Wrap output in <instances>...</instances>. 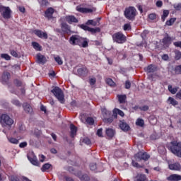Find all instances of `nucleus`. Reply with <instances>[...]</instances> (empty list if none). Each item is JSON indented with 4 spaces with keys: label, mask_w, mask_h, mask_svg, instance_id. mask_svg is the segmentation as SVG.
I'll return each mask as SVG.
<instances>
[{
    "label": "nucleus",
    "mask_w": 181,
    "mask_h": 181,
    "mask_svg": "<svg viewBox=\"0 0 181 181\" xmlns=\"http://www.w3.org/2000/svg\"><path fill=\"white\" fill-rule=\"evenodd\" d=\"M139 110L141 111H148V110H149V106L144 105V106L139 107Z\"/></svg>",
    "instance_id": "nucleus-58"
},
{
    "label": "nucleus",
    "mask_w": 181,
    "mask_h": 181,
    "mask_svg": "<svg viewBox=\"0 0 181 181\" xmlns=\"http://www.w3.org/2000/svg\"><path fill=\"white\" fill-rule=\"evenodd\" d=\"M90 170H97V163H90L89 165Z\"/></svg>",
    "instance_id": "nucleus-54"
},
{
    "label": "nucleus",
    "mask_w": 181,
    "mask_h": 181,
    "mask_svg": "<svg viewBox=\"0 0 181 181\" xmlns=\"http://www.w3.org/2000/svg\"><path fill=\"white\" fill-rule=\"evenodd\" d=\"M124 88H126V90H129V88H131V81L128 80L125 81Z\"/></svg>",
    "instance_id": "nucleus-53"
},
{
    "label": "nucleus",
    "mask_w": 181,
    "mask_h": 181,
    "mask_svg": "<svg viewBox=\"0 0 181 181\" xmlns=\"http://www.w3.org/2000/svg\"><path fill=\"white\" fill-rule=\"evenodd\" d=\"M103 116L106 117H104L103 122H105V124H112V122H113L114 121V118L112 117V116H111V111L103 110Z\"/></svg>",
    "instance_id": "nucleus-9"
},
{
    "label": "nucleus",
    "mask_w": 181,
    "mask_h": 181,
    "mask_svg": "<svg viewBox=\"0 0 181 181\" xmlns=\"http://www.w3.org/2000/svg\"><path fill=\"white\" fill-rule=\"evenodd\" d=\"M175 74H181V65L177 66L175 68Z\"/></svg>",
    "instance_id": "nucleus-48"
},
{
    "label": "nucleus",
    "mask_w": 181,
    "mask_h": 181,
    "mask_svg": "<svg viewBox=\"0 0 181 181\" xmlns=\"http://www.w3.org/2000/svg\"><path fill=\"white\" fill-rule=\"evenodd\" d=\"M134 181H148V178L145 174H137L134 177Z\"/></svg>",
    "instance_id": "nucleus-26"
},
{
    "label": "nucleus",
    "mask_w": 181,
    "mask_h": 181,
    "mask_svg": "<svg viewBox=\"0 0 181 181\" xmlns=\"http://www.w3.org/2000/svg\"><path fill=\"white\" fill-rule=\"evenodd\" d=\"M0 13L4 19H11L12 10L8 6L0 5Z\"/></svg>",
    "instance_id": "nucleus-7"
},
{
    "label": "nucleus",
    "mask_w": 181,
    "mask_h": 181,
    "mask_svg": "<svg viewBox=\"0 0 181 181\" xmlns=\"http://www.w3.org/2000/svg\"><path fill=\"white\" fill-rule=\"evenodd\" d=\"M9 78H11V74L8 71H4L1 76L2 84H8Z\"/></svg>",
    "instance_id": "nucleus-14"
},
{
    "label": "nucleus",
    "mask_w": 181,
    "mask_h": 181,
    "mask_svg": "<svg viewBox=\"0 0 181 181\" xmlns=\"http://www.w3.org/2000/svg\"><path fill=\"white\" fill-rule=\"evenodd\" d=\"M8 141H10L11 144H14V145H18L19 144V140L16 138L9 137L8 138Z\"/></svg>",
    "instance_id": "nucleus-34"
},
{
    "label": "nucleus",
    "mask_w": 181,
    "mask_h": 181,
    "mask_svg": "<svg viewBox=\"0 0 181 181\" xmlns=\"http://www.w3.org/2000/svg\"><path fill=\"white\" fill-rule=\"evenodd\" d=\"M81 180H86V181H90V177L88 175H87V174H84L81 177H80Z\"/></svg>",
    "instance_id": "nucleus-51"
},
{
    "label": "nucleus",
    "mask_w": 181,
    "mask_h": 181,
    "mask_svg": "<svg viewBox=\"0 0 181 181\" xmlns=\"http://www.w3.org/2000/svg\"><path fill=\"white\" fill-rule=\"evenodd\" d=\"M81 29H83V30H87L88 32L90 31V27L88 25H86L84 24H81L80 25Z\"/></svg>",
    "instance_id": "nucleus-55"
},
{
    "label": "nucleus",
    "mask_w": 181,
    "mask_h": 181,
    "mask_svg": "<svg viewBox=\"0 0 181 181\" xmlns=\"http://www.w3.org/2000/svg\"><path fill=\"white\" fill-rule=\"evenodd\" d=\"M51 93L54 94V97H56L61 104H64V93L59 86H54L51 90Z\"/></svg>",
    "instance_id": "nucleus-4"
},
{
    "label": "nucleus",
    "mask_w": 181,
    "mask_h": 181,
    "mask_svg": "<svg viewBox=\"0 0 181 181\" xmlns=\"http://www.w3.org/2000/svg\"><path fill=\"white\" fill-rule=\"evenodd\" d=\"M96 134L98 135V136H103V129H98Z\"/></svg>",
    "instance_id": "nucleus-63"
},
{
    "label": "nucleus",
    "mask_w": 181,
    "mask_h": 181,
    "mask_svg": "<svg viewBox=\"0 0 181 181\" xmlns=\"http://www.w3.org/2000/svg\"><path fill=\"white\" fill-rule=\"evenodd\" d=\"M119 128L122 131H124V132H128V130L130 129L129 125L127 124V122H124V120L120 121Z\"/></svg>",
    "instance_id": "nucleus-22"
},
{
    "label": "nucleus",
    "mask_w": 181,
    "mask_h": 181,
    "mask_svg": "<svg viewBox=\"0 0 181 181\" xmlns=\"http://www.w3.org/2000/svg\"><path fill=\"white\" fill-rule=\"evenodd\" d=\"M38 4H40L41 8H46L50 5L49 0H38Z\"/></svg>",
    "instance_id": "nucleus-29"
},
{
    "label": "nucleus",
    "mask_w": 181,
    "mask_h": 181,
    "mask_svg": "<svg viewBox=\"0 0 181 181\" xmlns=\"http://www.w3.org/2000/svg\"><path fill=\"white\" fill-rule=\"evenodd\" d=\"M106 135L109 138H114V136L115 135V130L112 129H106Z\"/></svg>",
    "instance_id": "nucleus-30"
},
{
    "label": "nucleus",
    "mask_w": 181,
    "mask_h": 181,
    "mask_svg": "<svg viewBox=\"0 0 181 181\" xmlns=\"http://www.w3.org/2000/svg\"><path fill=\"white\" fill-rule=\"evenodd\" d=\"M173 40H172L170 36H169L168 34H166V35L162 40V43H163V46H165V47H169V46H170V45H172Z\"/></svg>",
    "instance_id": "nucleus-13"
},
{
    "label": "nucleus",
    "mask_w": 181,
    "mask_h": 181,
    "mask_svg": "<svg viewBox=\"0 0 181 181\" xmlns=\"http://www.w3.org/2000/svg\"><path fill=\"white\" fill-rule=\"evenodd\" d=\"M1 59H5V60H11V56L8 54H1Z\"/></svg>",
    "instance_id": "nucleus-50"
},
{
    "label": "nucleus",
    "mask_w": 181,
    "mask_h": 181,
    "mask_svg": "<svg viewBox=\"0 0 181 181\" xmlns=\"http://www.w3.org/2000/svg\"><path fill=\"white\" fill-rule=\"evenodd\" d=\"M132 164L134 168H136L137 169H141V168H144V165H139V163L134 160H132Z\"/></svg>",
    "instance_id": "nucleus-42"
},
{
    "label": "nucleus",
    "mask_w": 181,
    "mask_h": 181,
    "mask_svg": "<svg viewBox=\"0 0 181 181\" xmlns=\"http://www.w3.org/2000/svg\"><path fill=\"white\" fill-rule=\"evenodd\" d=\"M106 83H107V84H108L111 87L115 86V83L111 78H107V81H106Z\"/></svg>",
    "instance_id": "nucleus-47"
},
{
    "label": "nucleus",
    "mask_w": 181,
    "mask_h": 181,
    "mask_svg": "<svg viewBox=\"0 0 181 181\" xmlns=\"http://www.w3.org/2000/svg\"><path fill=\"white\" fill-rule=\"evenodd\" d=\"M32 46L37 52H42V47L37 42H33Z\"/></svg>",
    "instance_id": "nucleus-31"
},
{
    "label": "nucleus",
    "mask_w": 181,
    "mask_h": 181,
    "mask_svg": "<svg viewBox=\"0 0 181 181\" xmlns=\"http://www.w3.org/2000/svg\"><path fill=\"white\" fill-rule=\"evenodd\" d=\"M76 11L81 13H92L93 12V8H84L80 6H76Z\"/></svg>",
    "instance_id": "nucleus-17"
},
{
    "label": "nucleus",
    "mask_w": 181,
    "mask_h": 181,
    "mask_svg": "<svg viewBox=\"0 0 181 181\" xmlns=\"http://www.w3.org/2000/svg\"><path fill=\"white\" fill-rule=\"evenodd\" d=\"M86 122L88 125H94V119L88 117L86 119Z\"/></svg>",
    "instance_id": "nucleus-38"
},
{
    "label": "nucleus",
    "mask_w": 181,
    "mask_h": 181,
    "mask_svg": "<svg viewBox=\"0 0 181 181\" xmlns=\"http://www.w3.org/2000/svg\"><path fill=\"white\" fill-rule=\"evenodd\" d=\"M175 22H176V18H171L166 21L165 25H167V26H172Z\"/></svg>",
    "instance_id": "nucleus-37"
},
{
    "label": "nucleus",
    "mask_w": 181,
    "mask_h": 181,
    "mask_svg": "<svg viewBox=\"0 0 181 181\" xmlns=\"http://www.w3.org/2000/svg\"><path fill=\"white\" fill-rule=\"evenodd\" d=\"M123 29L125 31L131 30V29H132L131 24H129V23L124 24V26H123Z\"/></svg>",
    "instance_id": "nucleus-49"
},
{
    "label": "nucleus",
    "mask_w": 181,
    "mask_h": 181,
    "mask_svg": "<svg viewBox=\"0 0 181 181\" xmlns=\"http://www.w3.org/2000/svg\"><path fill=\"white\" fill-rule=\"evenodd\" d=\"M12 104H13L14 105H16V107H21L22 105V104L18 100H13Z\"/></svg>",
    "instance_id": "nucleus-52"
},
{
    "label": "nucleus",
    "mask_w": 181,
    "mask_h": 181,
    "mask_svg": "<svg viewBox=\"0 0 181 181\" xmlns=\"http://www.w3.org/2000/svg\"><path fill=\"white\" fill-rule=\"evenodd\" d=\"M89 32H91L93 34L94 33H100L101 32V28H89Z\"/></svg>",
    "instance_id": "nucleus-41"
},
{
    "label": "nucleus",
    "mask_w": 181,
    "mask_h": 181,
    "mask_svg": "<svg viewBox=\"0 0 181 181\" xmlns=\"http://www.w3.org/2000/svg\"><path fill=\"white\" fill-rule=\"evenodd\" d=\"M97 83V79L95 78H91L89 80V83L90 86H94Z\"/></svg>",
    "instance_id": "nucleus-56"
},
{
    "label": "nucleus",
    "mask_w": 181,
    "mask_h": 181,
    "mask_svg": "<svg viewBox=\"0 0 181 181\" xmlns=\"http://www.w3.org/2000/svg\"><path fill=\"white\" fill-rule=\"evenodd\" d=\"M86 25H87L88 26H89V25H91L92 26H97V21H94V20H88Z\"/></svg>",
    "instance_id": "nucleus-43"
},
{
    "label": "nucleus",
    "mask_w": 181,
    "mask_h": 181,
    "mask_svg": "<svg viewBox=\"0 0 181 181\" xmlns=\"http://www.w3.org/2000/svg\"><path fill=\"white\" fill-rule=\"evenodd\" d=\"M167 180L169 181H180L181 180V175L177 174H172L167 177Z\"/></svg>",
    "instance_id": "nucleus-23"
},
{
    "label": "nucleus",
    "mask_w": 181,
    "mask_h": 181,
    "mask_svg": "<svg viewBox=\"0 0 181 181\" xmlns=\"http://www.w3.org/2000/svg\"><path fill=\"white\" fill-rule=\"evenodd\" d=\"M53 13H54V8L49 7L45 11V18H47V19H53Z\"/></svg>",
    "instance_id": "nucleus-15"
},
{
    "label": "nucleus",
    "mask_w": 181,
    "mask_h": 181,
    "mask_svg": "<svg viewBox=\"0 0 181 181\" xmlns=\"http://www.w3.org/2000/svg\"><path fill=\"white\" fill-rule=\"evenodd\" d=\"M113 42L122 45L127 42V36L121 32H117L112 35Z\"/></svg>",
    "instance_id": "nucleus-5"
},
{
    "label": "nucleus",
    "mask_w": 181,
    "mask_h": 181,
    "mask_svg": "<svg viewBox=\"0 0 181 181\" xmlns=\"http://www.w3.org/2000/svg\"><path fill=\"white\" fill-rule=\"evenodd\" d=\"M14 84L16 86V87H23V83H22V81H20L18 79H15L14 80Z\"/></svg>",
    "instance_id": "nucleus-39"
},
{
    "label": "nucleus",
    "mask_w": 181,
    "mask_h": 181,
    "mask_svg": "<svg viewBox=\"0 0 181 181\" xmlns=\"http://www.w3.org/2000/svg\"><path fill=\"white\" fill-rule=\"evenodd\" d=\"M0 119L2 127H8L11 128V127H12L13 124V119L6 114L1 115Z\"/></svg>",
    "instance_id": "nucleus-6"
},
{
    "label": "nucleus",
    "mask_w": 181,
    "mask_h": 181,
    "mask_svg": "<svg viewBox=\"0 0 181 181\" xmlns=\"http://www.w3.org/2000/svg\"><path fill=\"white\" fill-rule=\"evenodd\" d=\"M176 98H177V100H181V90H180L175 95Z\"/></svg>",
    "instance_id": "nucleus-64"
},
{
    "label": "nucleus",
    "mask_w": 181,
    "mask_h": 181,
    "mask_svg": "<svg viewBox=\"0 0 181 181\" xmlns=\"http://www.w3.org/2000/svg\"><path fill=\"white\" fill-rule=\"evenodd\" d=\"M37 63L39 64H46L47 59L45 55H42L40 52L37 53L36 55Z\"/></svg>",
    "instance_id": "nucleus-12"
},
{
    "label": "nucleus",
    "mask_w": 181,
    "mask_h": 181,
    "mask_svg": "<svg viewBox=\"0 0 181 181\" xmlns=\"http://www.w3.org/2000/svg\"><path fill=\"white\" fill-rule=\"evenodd\" d=\"M168 149L172 153L175 155V156L181 158V141H171L170 146H168Z\"/></svg>",
    "instance_id": "nucleus-2"
},
{
    "label": "nucleus",
    "mask_w": 181,
    "mask_h": 181,
    "mask_svg": "<svg viewBox=\"0 0 181 181\" xmlns=\"http://www.w3.org/2000/svg\"><path fill=\"white\" fill-rule=\"evenodd\" d=\"M77 73L81 77H86V76L88 74V69L87 67L83 66L82 68H79L77 70Z\"/></svg>",
    "instance_id": "nucleus-18"
},
{
    "label": "nucleus",
    "mask_w": 181,
    "mask_h": 181,
    "mask_svg": "<svg viewBox=\"0 0 181 181\" xmlns=\"http://www.w3.org/2000/svg\"><path fill=\"white\" fill-rule=\"evenodd\" d=\"M110 117L112 118L117 119L118 117V112H117V108H115L112 111V113L110 112Z\"/></svg>",
    "instance_id": "nucleus-44"
},
{
    "label": "nucleus",
    "mask_w": 181,
    "mask_h": 181,
    "mask_svg": "<svg viewBox=\"0 0 181 181\" xmlns=\"http://www.w3.org/2000/svg\"><path fill=\"white\" fill-rule=\"evenodd\" d=\"M136 125L138 127H144V125H145V122L142 119H138L136 122Z\"/></svg>",
    "instance_id": "nucleus-40"
},
{
    "label": "nucleus",
    "mask_w": 181,
    "mask_h": 181,
    "mask_svg": "<svg viewBox=\"0 0 181 181\" xmlns=\"http://www.w3.org/2000/svg\"><path fill=\"white\" fill-rule=\"evenodd\" d=\"M54 61L56 62V63H57V64H59V66H62V64H63V59H62V57H60V56L54 55Z\"/></svg>",
    "instance_id": "nucleus-32"
},
{
    "label": "nucleus",
    "mask_w": 181,
    "mask_h": 181,
    "mask_svg": "<svg viewBox=\"0 0 181 181\" xmlns=\"http://www.w3.org/2000/svg\"><path fill=\"white\" fill-rule=\"evenodd\" d=\"M52 168V165L49 163H45L42 165V167L41 168V170L42 172H47V170H49V169H50Z\"/></svg>",
    "instance_id": "nucleus-33"
},
{
    "label": "nucleus",
    "mask_w": 181,
    "mask_h": 181,
    "mask_svg": "<svg viewBox=\"0 0 181 181\" xmlns=\"http://www.w3.org/2000/svg\"><path fill=\"white\" fill-rule=\"evenodd\" d=\"M61 28L64 33H67V35L71 33V30H70V25L69 24L62 23L61 24Z\"/></svg>",
    "instance_id": "nucleus-20"
},
{
    "label": "nucleus",
    "mask_w": 181,
    "mask_h": 181,
    "mask_svg": "<svg viewBox=\"0 0 181 181\" xmlns=\"http://www.w3.org/2000/svg\"><path fill=\"white\" fill-rule=\"evenodd\" d=\"M69 42L72 46H79L83 48L88 47V40L77 35L71 36Z\"/></svg>",
    "instance_id": "nucleus-1"
},
{
    "label": "nucleus",
    "mask_w": 181,
    "mask_h": 181,
    "mask_svg": "<svg viewBox=\"0 0 181 181\" xmlns=\"http://www.w3.org/2000/svg\"><path fill=\"white\" fill-rule=\"evenodd\" d=\"M148 18L151 20V21H154V19H156V14L155 13H151L148 15Z\"/></svg>",
    "instance_id": "nucleus-62"
},
{
    "label": "nucleus",
    "mask_w": 181,
    "mask_h": 181,
    "mask_svg": "<svg viewBox=\"0 0 181 181\" xmlns=\"http://www.w3.org/2000/svg\"><path fill=\"white\" fill-rule=\"evenodd\" d=\"M144 71L148 74L155 73V71H158V66L153 64H149L144 68Z\"/></svg>",
    "instance_id": "nucleus-16"
},
{
    "label": "nucleus",
    "mask_w": 181,
    "mask_h": 181,
    "mask_svg": "<svg viewBox=\"0 0 181 181\" xmlns=\"http://www.w3.org/2000/svg\"><path fill=\"white\" fill-rule=\"evenodd\" d=\"M10 53L11 54V56H13V57H18V52L13 49L11 50L10 51Z\"/></svg>",
    "instance_id": "nucleus-59"
},
{
    "label": "nucleus",
    "mask_w": 181,
    "mask_h": 181,
    "mask_svg": "<svg viewBox=\"0 0 181 181\" xmlns=\"http://www.w3.org/2000/svg\"><path fill=\"white\" fill-rule=\"evenodd\" d=\"M149 158H151V156L146 152L139 151L134 155L136 162H141V160L146 162Z\"/></svg>",
    "instance_id": "nucleus-8"
},
{
    "label": "nucleus",
    "mask_w": 181,
    "mask_h": 181,
    "mask_svg": "<svg viewBox=\"0 0 181 181\" xmlns=\"http://www.w3.org/2000/svg\"><path fill=\"white\" fill-rule=\"evenodd\" d=\"M26 146H28V142H26V141L21 142L19 144L20 148H26Z\"/></svg>",
    "instance_id": "nucleus-60"
},
{
    "label": "nucleus",
    "mask_w": 181,
    "mask_h": 181,
    "mask_svg": "<svg viewBox=\"0 0 181 181\" xmlns=\"http://www.w3.org/2000/svg\"><path fill=\"white\" fill-rule=\"evenodd\" d=\"M83 142L86 145H90L91 144V140H90V139L86 137L83 139Z\"/></svg>",
    "instance_id": "nucleus-57"
},
{
    "label": "nucleus",
    "mask_w": 181,
    "mask_h": 181,
    "mask_svg": "<svg viewBox=\"0 0 181 181\" xmlns=\"http://www.w3.org/2000/svg\"><path fill=\"white\" fill-rule=\"evenodd\" d=\"M167 103H168L170 105H173V107H176V105H179V102L172 97L168 98L167 100Z\"/></svg>",
    "instance_id": "nucleus-27"
},
{
    "label": "nucleus",
    "mask_w": 181,
    "mask_h": 181,
    "mask_svg": "<svg viewBox=\"0 0 181 181\" xmlns=\"http://www.w3.org/2000/svg\"><path fill=\"white\" fill-rule=\"evenodd\" d=\"M149 34V30H144L143 33L141 34V36L142 39H146V36Z\"/></svg>",
    "instance_id": "nucleus-46"
},
{
    "label": "nucleus",
    "mask_w": 181,
    "mask_h": 181,
    "mask_svg": "<svg viewBox=\"0 0 181 181\" xmlns=\"http://www.w3.org/2000/svg\"><path fill=\"white\" fill-rule=\"evenodd\" d=\"M22 107L25 114L33 115V107H32V105H30V104H29L28 103H23Z\"/></svg>",
    "instance_id": "nucleus-10"
},
{
    "label": "nucleus",
    "mask_w": 181,
    "mask_h": 181,
    "mask_svg": "<svg viewBox=\"0 0 181 181\" xmlns=\"http://www.w3.org/2000/svg\"><path fill=\"white\" fill-rule=\"evenodd\" d=\"M168 168L170 170H180L181 165L179 163H175L173 164H169Z\"/></svg>",
    "instance_id": "nucleus-24"
},
{
    "label": "nucleus",
    "mask_w": 181,
    "mask_h": 181,
    "mask_svg": "<svg viewBox=\"0 0 181 181\" xmlns=\"http://www.w3.org/2000/svg\"><path fill=\"white\" fill-rule=\"evenodd\" d=\"M173 45L175 47H180L181 49V41L174 42Z\"/></svg>",
    "instance_id": "nucleus-61"
},
{
    "label": "nucleus",
    "mask_w": 181,
    "mask_h": 181,
    "mask_svg": "<svg viewBox=\"0 0 181 181\" xmlns=\"http://www.w3.org/2000/svg\"><path fill=\"white\" fill-rule=\"evenodd\" d=\"M168 91H170L171 94H176V93H177V88H173L172 85H168Z\"/></svg>",
    "instance_id": "nucleus-36"
},
{
    "label": "nucleus",
    "mask_w": 181,
    "mask_h": 181,
    "mask_svg": "<svg viewBox=\"0 0 181 181\" xmlns=\"http://www.w3.org/2000/svg\"><path fill=\"white\" fill-rule=\"evenodd\" d=\"M124 14L128 21H135V16H136V8L134 6H129L125 8Z\"/></svg>",
    "instance_id": "nucleus-3"
},
{
    "label": "nucleus",
    "mask_w": 181,
    "mask_h": 181,
    "mask_svg": "<svg viewBox=\"0 0 181 181\" xmlns=\"http://www.w3.org/2000/svg\"><path fill=\"white\" fill-rule=\"evenodd\" d=\"M70 136L71 138H74V136H76V135H77V127H76L75 125H74L73 124H70Z\"/></svg>",
    "instance_id": "nucleus-25"
},
{
    "label": "nucleus",
    "mask_w": 181,
    "mask_h": 181,
    "mask_svg": "<svg viewBox=\"0 0 181 181\" xmlns=\"http://www.w3.org/2000/svg\"><path fill=\"white\" fill-rule=\"evenodd\" d=\"M65 19L69 25H71V23H78V19L74 16H66Z\"/></svg>",
    "instance_id": "nucleus-19"
},
{
    "label": "nucleus",
    "mask_w": 181,
    "mask_h": 181,
    "mask_svg": "<svg viewBox=\"0 0 181 181\" xmlns=\"http://www.w3.org/2000/svg\"><path fill=\"white\" fill-rule=\"evenodd\" d=\"M168 16H169V11L168 10H164L163 15L161 16V19L163 21V22H165L166 18H168Z\"/></svg>",
    "instance_id": "nucleus-35"
},
{
    "label": "nucleus",
    "mask_w": 181,
    "mask_h": 181,
    "mask_svg": "<svg viewBox=\"0 0 181 181\" xmlns=\"http://www.w3.org/2000/svg\"><path fill=\"white\" fill-rule=\"evenodd\" d=\"M33 33H34V35H36L37 37H40V39H47L49 37V36L47 35V33L43 32L41 30H34L33 31Z\"/></svg>",
    "instance_id": "nucleus-11"
},
{
    "label": "nucleus",
    "mask_w": 181,
    "mask_h": 181,
    "mask_svg": "<svg viewBox=\"0 0 181 181\" xmlns=\"http://www.w3.org/2000/svg\"><path fill=\"white\" fill-rule=\"evenodd\" d=\"M28 159L32 165H34V166H39V160H37V157H36V156H28Z\"/></svg>",
    "instance_id": "nucleus-21"
},
{
    "label": "nucleus",
    "mask_w": 181,
    "mask_h": 181,
    "mask_svg": "<svg viewBox=\"0 0 181 181\" xmlns=\"http://www.w3.org/2000/svg\"><path fill=\"white\" fill-rule=\"evenodd\" d=\"M117 97L119 104H125L127 101V95H117Z\"/></svg>",
    "instance_id": "nucleus-28"
},
{
    "label": "nucleus",
    "mask_w": 181,
    "mask_h": 181,
    "mask_svg": "<svg viewBox=\"0 0 181 181\" xmlns=\"http://www.w3.org/2000/svg\"><path fill=\"white\" fill-rule=\"evenodd\" d=\"M181 59V52L175 51V60H180Z\"/></svg>",
    "instance_id": "nucleus-45"
}]
</instances>
